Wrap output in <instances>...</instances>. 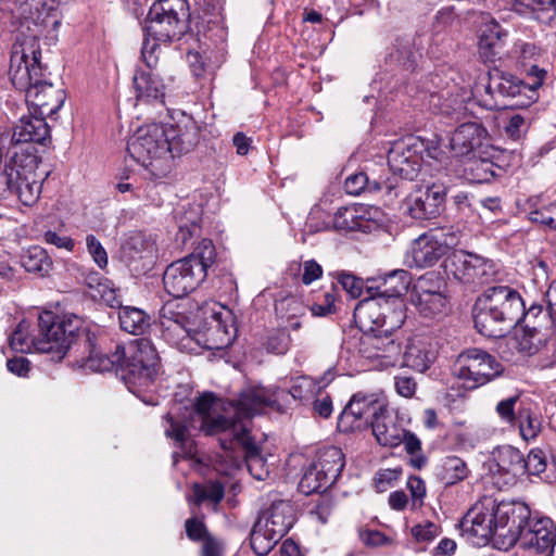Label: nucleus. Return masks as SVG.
<instances>
[{"label": "nucleus", "instance_id": "603ef678", "mask_svg": "<svg viewBox=\"0 0 556 556\" xmlns=\"http://www.w3.org/2000/svg\"><path fill=\"white\" fill-rule=\"evenodd\" d=\"M547 457L543 450L532 448L527 457H523V475L539 476L546 470Z\"/></svg>", "mask_w": 556, "mask_h": 556}, {"label": "nucleus", "instance_id": "f8f14e48", "mask_svg": "<svg viewBox=\"0 0 556 556\" xmlns=\"http://www.w3.org/2000/svg\"><path fill=\"white\" fill-rule=\"evenodd\" d=\"M503 366L497 359L481 349H467L456 357L452 375L460 387L475 390L498 377Z\"/></svg>", "mask_w": 556, "mask_h": 556}, {"label": "nucleus", "instance_id": "4c0bfd02", "mask_svg": "<svg viewBox=\"0 0 556 556\" xmlns=\"http://www.w3.org/2000/svg\"><path fill=\"white\" fill-rule=\"evenodd\" d=\"M470 470L458 456H446L435 468V476L445 486H451L468 478Z\"/></svg>", "mask_w": 556, "mask_h": 556}, {"label": "nucleus", "instance_id": "9b49d317", "mask_svg": "<svg viewBox=\"0 0 556 556\" xmlns=\"http://www.w3.org/2000/svg\"><path fill=\"white\" fill-rule=\"evenodd\" d=\"M368 294L354 308L353 317L358 327L365 332L381 329L383 333L399 329L406 317L404 303L397 302L394 306L387 298L372 292Z\"/></svg>", "mask_w": 556, "mask_h": 556}, {"label": "nucleus", "instance_id": "09e8293b", "mask_svg": "<svg viewBox=\"0 0 556 556\" xmlns=\"http://www.w3.org/2000/svg\"><path fill=\"white\" fill-rule=\"evenodd\" d=\"M445 291V283L435 273H428L421 276L414 285L410 298L425 294H434Z\"/></svg>", "mask_w": 556, "mask_h": 556}, {"label": "nucleus", "instance_id": "39448f33", "mask_svg": "<svg viewBox=\"0 0 556 556\" xmlns=\"http://www.w3.org/2000/svg\"><path fill=\"white\" fill-rule=\"evenodd\" d=\"M70 318L60 316L52 311H43L38 315L37 329L31 334L26 333L28 325L23 320L9 338L10 348L14 351L39 352L50 354V361L61 362L70 350L66 337V325Z\"/></svg>", "mask_w": 556, "mask_h": 556}, {"label": "nucleus", "instance_id": "5701e85b", "mask_svg": "<svg viewBox=\"0 0 556 556\" xmlns=\"http://www.w3.org/2000/svg\"><path fill=\"white\" fill-rule=\"evenodd\" d=\"M359 351L369 359H380L381 366H394L402 353L401 343L393 338V332L366 331L361 339Z\"/></svg>", "mask_w": 556, "mask_h": 556}, {"label": "nucleus", "instance_id": "bb28decb", "mask_svg": "<svg viewBox=\"0 0 556 556\" xmlns=\"http://www.w3.org/2000/svg\"><path fill=\"white\" fill-rule=\"evenodd\" d=\"M38 113L23 115L13 128L12 142L21 143H39L45 144L50 138V128L46 122V116L37 115Z\"/></svg>", "mask_w": 556, "mask_h": 556}, {"label": "nucleus", "instance_id": "a211bd4d", "mask_svg": "<svg viewBox=\"0 0 556 556\" xmlns=\"http://www.w3.org/2000/svg\"><path fill=\"white\" fill-rule=\"evenodd\" d=\"M344 189L351 195L384 193L391 198L399 197L397 180L388 176L383 164L367 166L366 170L348 176Z\"/></svg>", "mask_w": 556, "mask_h": 556}, {"label": "nucleus", "instance_id": "72a5a7b5", "mask_svg": "<svg viewBox=\"0 0 556 556\" xmlns=\"http://www.w3.org/2000/svg\"><path fill=\"white\" fill-rule=\"evenodd\" d=\"M77 282L84 286V293L92 300H102L111 307L119 305V300L115 295L113 283L100 276L93 270H81L76 277Z\"/></svg>", "mask_w": 556, "mask_h": 556}, {"label": "nucleus", "instance_id": "9d476101", "mask_svg": "<svg viewBox=\"0 0 556 556\" xmlns=\"http://www.w3.org/2000/svg\"><path fill=\"white\" fill-rule=\"evenodd\" d=\"M208 434H227L218 439L224 451H231L235 444L242 446L249 472L256 480H265L269 475L266 459L262 456L258 445L249 434L247 424L238 425L225 418L206 421L204 426Z\"/></svg>", "mask_w": 556, "mask_h": 556}, {"label": "nucleus", "instance_id": "864d4df0", "mask_svg": "<svg viewBox=\"0 0 556 556\" xmlns=\"http://www.w3.org/2000/svg\"><path fill=\"white\" fill-rule=\"evenodd\" d=\"M402 443L404 444L407 454L412 456L409 460L410 465L416 469H421L426 465L427 459L420 453V440L413 432L404 430V439Z\"/></svg>", "mask_w": 556, "mask_h": 556}, {"label": "nucleus", "instance_id": "58836bf2", "mask_svg": "<svg viewBox=\"0 0 556 556\" xmlns=\"http://www.w3.org/2000/svg\"><path fill=\"white\" fill-rule=\"evenodd\" d=\"M117 306L119 307V325L124 331L134 336H140L150 327V316L142 309L134 306L123 307L121 304Z\"/></svg>", "mask_w": 556, "mask_h": 556}, {"label": "nucleus", "instance_id": "8fccbe9b", "mask_svg": "<svg viewBox=\"0 0 556 556\" xmlns=\"http://www.w3.org/2000/svg\"><path fill=\"white\" fill-rule=\"evenodd\" d=\"M337 230H356L359 226V216L354 206H342L337 210L332 219Z\"/></svg>", "mask_w": 556, "mask_h": 556}, {"label": "nucleus", "instance_id": "c03bdc74", "mask_svg": "<svg viewBox=\"0 0 556 556\" xmlns=\"http://www.w3.org/2000/svg\"><path fill=\"white\" fill-rule=\"evenodd\" d=\"M323 472L312 463L304 470L303 476L299 482V491L305 495H309L313 493L320 492L321 490H327L332 483L330 481H326V479L321 476Z\"/></svg>", "mask_w": 556, "mask_h": 556}, {"label": "nucleus", "instance_id": "5fc2aeb1", "mask_svg": "<svg viewBox=\"0 0 556 556\" xmlns=\"http://www.w3.org/2000/svg\"><path fill=\"white\" fill-rule=\"evenodd\" d=\"M291 338L286 329H276L271 331L265 342V348L268 352L283 355L290 349Z\"/></svg>", "mask_w": 556, "mask_h": 556}, {"label": "nucleus", "instance_id": "c756f323", "mask_svg": "<svg viewBox=\"0 0 556 556\" xmlns=\"http://www.w3.org/2000/svg\"><path fill=\"white\" fill-rule=\"evenodd\" d=\"M163 338L173 345L180 344L189 336L188 317L176 311L173 303H166L160 311Z\"/></svg>", "mask_w": 556, "mask_h": 556}, {"label": "nucleus", "instance_id": "49530a36", "mask_svg": "<svg viewBox=\"0 0 556 556\" xmlns=\"http://www.w3.org/2000/svg\"><path fill=\"white\" fill-rule=\"evenodd\" d=\"M192 492L195 505H201L205 501L219 504L225 495V486L217 480H210L203 484L194 483Z\"/></svg>", "mask_w": 556, "mask_h": 556}, {"label": "nucleus", "instance_id": "052dcab7", "mask_svg": "<svg viewBox=\"0 0 556 556\" xmlns=\"http://www.w3.org/2000/svg\"><path fill=\"white\" fill-rule=\"evenodd\" d=\"M519 401V395H513L507 399H504L500 401L496 404L495 410L501 417L502 420H504L507 424L515 425L516 420L518 418V414L515 413V406L517 402Z\"/></svg>", "mask_w": 556, "mask_h": 556}, {"label": "nucleus", "instance_id": "a878e982", "mask_svg": "<svg viewBox=\"0 0 556 556\" xmlns=\"http://www.w3.org/2000/svg\"><path fill=\"white\" fill-rule=\"evenodd\" d=\"M486 129L476 123L469 122L458 126L450 138V149L456 156L468 155L488 143Z\"/></svg>", "mask_w": 556, "mask_h": 556}, {"label": "nucleus", "instance_id": "bf43d9fd", "mask_svg": "<svg viewBox=\"0 0 556 556\" xmlns=\"http://www.w3.org/2000/svg\"><path fill=\"white\" fill-rule=\"evenodd\" d=\"M314 381L308 377L301 376L293 380L288 392L294 400L303 401L308 399L314 393Z\"/></svg>", "mask_w": 556, "mask_h": 556}, {"label": "nucleus", "instance_id": "20e7f679", "mask_svg": "<svg viewBox=\"0 0 556 556\" xmlns=\"http://www.w3.org/2000/svg\"><path fill=\"white\" fill-rule=\"evenodd\" d=\"M159 361L154 345L146 339H140L127 346L116 344L110 357H103L92 366L103 371H119L129 391L136 394L154 381L159 371Z\"/></svg>", "mask_w": 556, "mask_h": 556}, {"label": "nucleus", "instance_id": "4d7b16f0", "mask_svg": "<svg viewBox=\"0 0 556 556\" xmlns=\"http://www.w3.org/2000/svg\"><path fill=\"white\" fill-rule=\"evenodd\" d=\"M285 319H296L305 316L307 306L299 299L286 298L276 306Z\"/></svg>", "mask_w": 556, "mask_h": 556}, {"label": "nucleus", "instance_id": "e433bc0d", "mask_svg": "<svg viewBox=\"0 0 556 556\" xmlns=\"http://www.w3.org/2000/svg\"><path fill=\"white\" fill-rule=\"evenodd\" d=\"M312 464L323 472L321 476L326 481H330L333 484L344 468V454L337 446H328L317 452Z\"/></svg>", "mask_w": 556, "mask_h": 556}, {"label": "nucleus", "instance_id": "f704fd0d", "mask_svg": "<svg viewBox=\"0 0 556 556\" xmlns=\"http://www.w3.org/2000/svg\"><path fill=\"white\" fill-rule=\"evenodd\" d=\"M132 80L137 98L140 100H163L168 88L153 67L137 71Z\"/></svg>", "mask_w": 556, "mask_h": 556}, {"label": "nucleus", "instance_id": "ddd939ff", "mask_svg": "<svg viewBox=\"0 0 556 556\" xmlns=\"http://www.w3.org/2000/svg\"><path fill=\"white\" fill-rule=\"evenodd\" d=\"M530 74L534 78L532 83L526 84L513 74L494 68L489 71V83L485 91L492 97L496 94L503 99H516L510 104L511 106L528 108L536 100V89L543 84L545 71L540 70L538 66H532Z\"/></svg>", "mask_w": 556, "mask_h": 556}, {"label": "nucleus", "instance_id": "13d9d810", "mask_svg": "<svg viewBox=\"0 0 556 556\" xmlns=\"http://www.w3.org/2000/svg\"><path fill=\"white\" fill-rule=\"evenodd\" d=\"M529 219L551 230H556V201L540 210L531 211Z\"/></svg>", "mask_w": 556, "mask_h": 556}, {"label": "nucleus", "instance_id": "423d86ee", "mask_svg": "<svg viewBox=\"0 0 556 556\" xmlns=\"http://www.w3.org/2000/svg\"><path fill=\"white\" fill-rule=\"evenodd\" d=\"M40 163L33 146L14 152L0 170V201L14 195L23 205L37 203L42 189V177L37 173Z\"/></svg>", "mask_w": 556, "mask_h": 556}, {"label": "nucleus", "instance_id": "412c9836", "mask_svg": "<svg viewBox=\"0 0 556 556\" xmlns=\"http://www.w3.org/2000/svg\"><path fill=\"white\" fill-rule=\"evenodd\" d=\"M387 406L374 395L355 394L338 419V429L342 432L362 430L371 425Z\"/></svg>", "mask_w": 556, "mask_h": 556}, {"label": "nucleus", "instance_id": "a18cd8bd", "mask_svg": "<svg viewBox=\"0 0 556 556\" xmlns=\"http://www.w3.org/2000/svg\"><path fill=\"white\" fill-rule=\"evenodd\" d=\"M412 303L425 317H433L444 312L447 299L444 292H441L412 298Z\"/></svg>", "mask_w": 556, "mask_h": 556}, {"label": "nucleus", "instance_id": "dca6fc26", "mask_svg": "<svg viewBox=\"0 0 556 556\" xmlns=\"http://www.w3.org/2000/svg\"><path fill=\"white\" fill-rule=\"evenodd\" d=\"M100 327L91 320L72 314V353L75 365L84 370L103 372L93 367L101 358L110 357V353L99 350Z\"/></svg>", "mask_w": 556, "mask_h": 556}, {"label": "nucleus", "instance_id": "c9c22d12", "mask_svg": "<svg viewBox=\"0 0 556 556\" xmlns=\"http://www.w3.org/2000/svg\"><path fill=\"white\" fill-rule=\"evenodd\" d=\"M506 36V31L495 22L485 26L479 40V55L483 62H494L501 55Z\"/></svg>", "mask_w": 556, "mask_h": 556}, {"label": "nucleus", "instance_id": "4468645a", "mask_svg": "<svg viewBox=\"0 0 556 556\" xmlns=\"http://www.w3.org/2000/svg\"><path fill=\"white\" fill-rule=\"evenodd\" d=\"M445 268L455 279L472 286L493 282L500 276L498 265L494 261L463 250L447 256Z\"/></svg>", "mask_w": 556, "mask_h": 556}, {"label": "nucleus", "instance_id": "37998d69", "mask_svg": "<svg viewBox=\"0 0 556 556\" xmlns=\"http://www.w3.org/2000/svg\"><path fill=\"white\" fill-rule=\"evenodd\" d=\"M518 424L520 435L523 440H534L542 430L541 417L529 407L518 409Z\"/></svg>", "mask_w": 556, "mask_h": 556}, {"label": "nucleus", "instance_id": "473e14b6", "mask_svg": "<svg viewBox=\"0 0 556 556\" xmlns=\"http://www.w3.org/2000/svg\"><path fill=\"white\" fill-rule=\"evenodd\" d=\"M435 359V351L426 336L410 338L403 353V365L418 371H426Z\"/></svg>", "mask_w": 556, "mask_h": 556}, {"label": "nucleus", "instance_id": "7c9ffc66", "mask_svg": "<svg viewBox=\"0 0 556 556\" xmlns=\"http://www.w3.org/2000/svg\"><path fill=\"white\" fill-rule=\"evenodd\" d=\"M492 455L494 472L505 476V483L514 484L519 477L523 476V455L518 448L503 445L495 448Z\"/></svg>", "mask_w": 556, "mask_h": 556}, {"label": "nucleus", "instance_id": "f257e3e1", "mask_svg": "<svg viewBox=\"0 0 556 556\" xmlns=\"http://www.w3.org/2000/svg\"><path fill=\"white\" fill-rule=\"evenodd\" d=\"M199 140V127L190 117L176 125L141 126L129 139L127 152L156 178L172 169L173 159L190 152Z\"/></svg>", "mask_w": 556, "mask_h": 556}, {"label": "nucleus", "instance_id": "338daca9", "mask_svg": "<svg viewBox=\"0 0 556 556\" xmlns=\"http://www.w3.org/2000/svg\"><path fill=\"white\" fill-rule=\"evenodd\" d=\"M45 240L56 248L70 250V235L66 227L62 224L56 229H49L45 233Z\"/></svg>", "mask_w": 556, "mask_h": 556}, {"label": "nucleus", "instance_id": "f3484780", "mask_svg": "<svg viewBox=\"0 0 556 556\" xmlns=\"http://www.w3.org/2000/svg\"><path fill=\"white\" fill-rule=\"evenodd\" d=\"M457 243L458 237L454 231L432 230L422 233L412 242L407 263L410 267H431Z\"/></svg>", "mask_w": 556, "mask_h": 556}, {"label": "nucleus", "instance_id": "680f3d73", "mask_svg": "<svg viewBox=\"0 0 556 556\" xmlns=\"http://www.w3.org/2000/svg\"><path fill=\"white\" fill-rule=\"evenodd\" d=\"M86 245L94 263L100 268H104L108 265V253L101 242L93 235H88L86 237Z\"/></svg>", "mask_w": 556, "mask_h": 556}, {"label": "nucleus", "instance_id": "6ab92c4d", "mask_svg": "<svg viewBox=\"0 0 556 556\" xmlns=\"http://www.w3.org/2000/svg\"><path fill=\"white\" fill-rule=\"evenodd\" d=\"M424 143L416 138L395 142L388 153V174L414 180L421 168Z\"/></svg>", "mask_w": 556, "mask_h": 556}, {"label": "nucleus", "instance_id": "0eeeda50", "mask_svg": "<svg viewBox=\"0 0 556 556\" xmlns=\"http://www.w3.org/2000/svg\"><path fill=\"white\" fill-rule=\"evenodd\" d=\"M215 258L213 242L208 239L202 240L191 254L173 262L165 269L163 283L167 293L174 298H182L195 290L204 281Z\"/></svg>", "mask_w": 556, "mask_h": 556}, {"label": "nucleus", "instance_id": "cd10ccee", "mask_svg": "<svg viewBox=\"0 0 556 556\" xmlns=\"http://www.w3.org/2000/svg\"><path fill=\"white\" fill-rule=\"evenodd\" d=\"M374 282H377V285L368 286L367 293L375 290L376 295L387 298L391 304L397 306V302L404 303L401 296L409 287L410 275L404 269H395L374 280Z\"/></svg>", "mask_w": 556, "mask_h": 556}, {"label": "nucleus", "instance_id": "1a4fd4ad", "mask_svg": "<svg viewBox=\"0 0 556 556\" xmlns=\"http://www.w3.org/2000/svg\"><path fill=\"white\" fill-rule=\"evenodd\" d=\"M188 5L185 0L154 1L143 20V30L161 42L179 40L188 30Z\"/></svg>", "mask_w": 556, "mask_h": 556}, {"label": "nucleus", "instance_id": "de8ad7c7", "mask_svg": "<svg viewBox=\"0 0 556 556\" xmlns=\"http://www.w3.org/2000/svg\"><path fill=\"white\" fill-rule=\"evenodd\" d=\"M532 122L531 113L528 111H523L520 113H514L511 114L504 125V132L506 137L513 139V140H519L522 138Z\"/></svg>", "mask_w": 556, "mask_h": 556}, {"label": "nucleus", "instance_id": "f03ea898", "mask_svg": "<svg viewBox=\"0 0 556 556\" xmlns=\"http://www.w3.org/2000/svg\"><path fill=\"white\" fill-rule=\"evenodd\" d=\"M529 506L519 501H497L492 496L480 498L460 521V531L475 545H485L494 539L498 548L508 549L531 518Z\"/></svg>", "mask_w": 556, "mask_h": 556}, {"label": "nucleus", "instance_id": "2f4dec72", "mask_svg": "<svg viewBox=\"0 0 556 556\" xmlns=\"http://www.w3.org/2000/svg\"><path fill=\"white\" fill-rule=\"evenodd\" d=\"M295 520L294 508L289 501H274L271 505L262 513L258 521L273 530L276 536L283 538L291 529Z\"/></svg>", "mask_w": 556, "mask_h": 556}, {"label": "nucleus", "instance_id": "6e6552de", "mask_svg": "<svg viewBox=\"0 0 556 556\" xmlns=\"http://www.w3.org/2000/svg\"><path fill=\"white\" fill-rule=\"evenodd\" d=\"M282 392L279 388L269 389L260 386H249L239 393L237 399L229 401V406L233 412V415L230 417L224 415L210 416L208 413L214 404V396L212 393H204L197 399L194 404L195 410L202 416L201 430L210 435L205 431L204 426L206 421L217 418H225L239 426L243 425L245 420L262 413L265 407L274 406L280 397L279 394ZM218 435V439L227 437V434Z\"/></svg>", "mask_w": 556, "mask_h": 556}, {"label": "nucleus", "instance_id": "7ed1b4c3", "mask_svg": "<svg viewBox=\"0 0 556 556\" xmlns=\"http://www.w3.org/2000/svg\"><path fill=\"white\" fill-rule=\"evenodd\" d=\"M525 315L520 293L509 286H493L473 305L476 329L484 337L501 338L515 328Z\"/></svg>", "mask_w": 556, "mask_h": 556}, {"label": "nucleus", "instance_id": "774afa93", "mask_svg": "<svg viewBox=\"0 0 556 556\" xmlns=\"http://www.w3.org/2000/svg\"><path fill=\"white\" fill-rule=\"evenodd\" d=\"M186 534L191 541H203L212 538L203 521L197 518H189L185 522Z\"/></svg>", "mask_w": 556, "mask_h": 556}, {"label": "nucleus", "instance_id": "b1692460", "mask_svg": "<svg viewBox=\"0 0 556 556\" xmlns=\"http://www.w3.org/2000/svg\"><path fill=\"white\" fill-rule=\"evenodd\" d=\"M556 538V527L548 517H531L523 528L517 544L523 549L545 553Z\"/></svg>", "mask_w": 556, "mask_h": 556}, {"label": "nucleus", "instance_id": "4be33fe9", "mask_svg": "<svg viewBox=\"0 0 556 556\" xmlns=\"http://www.w3.org/2000/svg\"><path fill=\"white\" fill-rule=\"evenodd\" d=\"M446 198V187L440 182L416 186L406 198L408 214L415 219H430L439 216Z\"/></svg>", "mask_w": 556, "mask_h": 556}, {"label": "nucleus", "instance_id": "0e129e2a", "mask_svg": "<svg viewBox=\"0 0 556 556\" xmlns=\"http://www.w3.org/2000/svg\"><path fill=\"white\" fill-rule=\"evenodd\" d=\"M338 281L352 298L356 299L363 294L364 281L361 278L352 274L341 273L338 276Z\"/></svg>", "mask_w": 556, "mask_h": 556}, {"label": "nucleus", "instance_id": "79ce46f5", "mask_svg": "<svg viewBox=\"0 0 556 556\" xmlns=\"http://www.w3.org/2000/svg\"><path fill=\"white\" fill-rule=\"evenodd\" d=\"M21 264L26 271L45 275L51 267V260L43 248L34 245L23 252Z\"/></svg>", "mask_w": 556, "mask_h": 556}, {"label": "nucleus", "instance_id": "69168bd1", "mask_svg": "<svg viewBox=\"0 0 556 556\" xmlns=\"http://www.w3.org/2000/svg\"><path fill=\"white\" fill-rule=\"evenodd\" d=\"M555 3V0H515L514 10L520 14L527 12L545 11Z\"/></svg>", "mask_w": 556, "mask_h": 556}, {"label": "nucleus", "instance_id": "aec40b11", "mask_svg": "<svg viewBox=\"0 0 556 556\" xmlns=\"http://www.w3.org/2000/svg\"><path fill=\"white\" fill-rule=\"evenodd\" d=\"M42 75H36L27 81L25 87H15L25 91L27 104L34 109L35 113L42 116H52L64 104L66 92L62 88L53 86L42 79Z\"/></svg>", "mask_w": 556, "mask_h": 556}, {"label": "nucleus", "instance_id": "a19ab883", "mask_svg": "<svg viewBox=\"0 0 556 556\" xmlns=\"http://www.w3.org/2000/svg\"><path fill=\"white\" fill-rule=\"evenodd\" d=\"M545 339L541 334L536 323H533V325L526 324L522 333L513 339L514 346L526 355L538 353Z\"/></svg>", "mask_w": 556, "mask_h": 556}, {"label": "nucleus", "instance_id": "6e6d98bb", "mask_svg": "<svg viewBox=\"0 0 556 556\" xmlns=\"http://www.w3.org/2000/svg\"><path fill=\"white\" fill-rule=\"evenodd\" d=\"M165 420L167 424L165 427L166 437L175 440V442L182 448L185 445L189 444V433L186 424L176 420L170 414L165 416Z\"/></svg>", "mask_w": 556, "mask_h": 556}, {"label": "nucleus", "instance_id": "393cba45", "mask_svg": "<svg viewBox=\"0 0 556 556\" xmlns=\"http://www.w3.org/2000/svg\"><path fill=\"white\" fill-rule=\"evenodd\" d=\"M123 257L129 266L136 270L150 269L156 257L154 240L142 231H135L125 240L122 245Z\"/></svg>", "mask_w": 556, "mask_h": 556}, {"label": "nucleus", "instance_id": "ea45409f", "mask_svg": "<svg viewBox=\"0 0 556 556\" xmlns=\"http://www.w3.org/2000/svg\"><path fill=\"white\" fill-rule=\"evenodd\" d=\"M280 535L276 536L273 530L263 525V521H256L250 536L251 547L258 556L267 555L275 545L281 540Z\"/></svg>", "mask_w": 556, "mask_h": 556}, {"label": "nucleus", "instance_id": "3c124183", "mask_svg": "<svg viewBox=\"0 0 556 556\" xmlns=\"http://www.w3.org/2000/svg\"><path fill=\"white\" fill-rule=\"evenodd\" d=\"M200 216L198 210H190L185 213V216L178 219V232L176 240L186 244L187 240L193 237L199 230Z\"/></svg>", "mask_w": 556, "mask_h": 556}, {"label": "nucleus", "instance_id": "2eb2a0df", "mask_svg": "<svg viewBox=\"0 0 556 556\" xmlns=\"http://www.w3.org/2000/svg\"><path fill=\"white\" fill-rule=\"evenodd\" d=\"M41 50L36 35L20 33L12 47L9 75L14 87H25L27 81L42 75Z\"/></svg>", "mask_w": 556, "mask_h": 556}, {"label": "nucleus", "instance_id": "e2e57ef3", "mask_svg": "<svg viewBox=\"0 0 556 556\" xmlns=\"http://www.w3.org/2000/svg\"><path fill=\"white\" fill-rule=\"evenodd\" d=\"M159 42V40H155L148 35H146L143 39L141 55L148 68H152L157 64L159 55L156 52L160 50Z\"/></svg>", "mask_w": 556, "mask_h": 556}, {"label": "nucleus", "instance_id": "c85d7f7f", "mask_svg": "<svg viewBox=\"0 0 556 556\" xmlns=\"http://www.w3.org/2000/svg\"><path fill=\"white\" fill-rule=\"evenodd\" d=\"M370 427L380 445L396 447L402 444L405 429L400 424L397 415L387 407L371 420Z\"/></svg>", "mask_w": 556, "mask_h": 556}]
</instances>
